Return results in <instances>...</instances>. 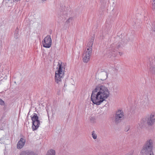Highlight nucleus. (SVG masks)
<instances>
[{"label":"nucleus","mask_w":155,"mask_h":155,"mask_svg":"<svg viewBox=\"0 0 155 155\" xmlns=\"http://www.w3.org/2000/svg\"><path fill=\"white\" fill-rule=\"evenodd\" d=\"M31 119L32 121V129L34 131L38 128L41 122L38 120V117L37 114L35 113H34L33 116L31 117Z\"/></svg>","instance_id":"obj_4"},{"label":"nucleus","mask_w":155,"mask_h":155,"mask_svg":"<svg viewBox=\"0 0 155 155\" xmlns=\"http://www.w3.org/2000/svg\"><path fill=\"white\" fill-rule=\"evenodd\" d=\"M25 142V139L21 138L19 140L17 144V147L18 149H21L24 146Z\"/></svg>","instance_id":"obj_9"},{"label":"nucleus","mask_w":155,"mask_h":155,"mask_svg":"<svg viewBox=\"0 0 155 155\" xmlns=\"http://www.w3.org/2000/svg\"><path fill=\"white\" fill-rule=\"evenodd\" d=\"M107 78V73L105 71H102L99 74V78L98 79L101 81L105 80Z\"/></svg>","instance_id":"obj_12"},{"label":"nucleus","mask_w":155,"mask_h":155,"mask_svg":"<svg viewBox=\"0 0 155 155\" xmlns=\"http://www.w3.org/2000/svg\"><path fill=\"white\" fill-rule=\"evenodd\" d=\"M153 140L150 139L146 141L143 146L140 153L146 155H154L153 152Z\"/></svg>","instance_id":"obj_2"},{"label":"nucleus","mask_w":155,"mask_h":155,"mask_svg":"<svg viewBox=\"0 0 155 155\" xmlns=\"http://www.w3.org/2000/svg\"><path fill=\"white\" fill-rule=\"evenodd\" d=\"M26 155H37L36 153L32 151H25Z\"/></svg>","instance_id":"obj_17"},{"label":"nucleus","mask_w":155,"mask_h":155,"mask_svg":"<svg viewBox=\"0 0 155 155\" xmlns=\"http://www.w3.org/2000/svg\"><path fill=\"white\" fill-rule=\"evenodd\" d=\"M149 71L152 74H155V67L151 66L150 68Z\"/></svg>","instance_id":"obj_16"},{"label":"nucleus","mask_w":155,"mask_h":155,"mask_svg":"<svg viewBox=\"0 0 155 155\" xmlns=\"http://www.w3.org/2000/svg\"><path fill=\"white\" fill-rule=\"evenodd\" d=\"M114 44L111 45L110 46L111 48L110 49V50L111 51L112 53L114 52L112 54H114V55L115 54H116V52H117V50L120 47V44L117 45V47H114Z\"/></svg>","instance_id":"obj_10"},{"label":"nucleus","mask_w":155,"mask_h":155,"mask_svg":"<svg viewBox=\"0 0 155 155\" xmlns=\"http://www.w3.org/2000/svg\"><path fill=\"white\" fill-rule=\"evenodd\" d=\"M90 119L91 122L92 123H94L95 122V118L94 117H91V118H90Z\"/></svg>","instance_id":"obj_20"},{"label":"nucleus","mask_w":155,"mask_h":155,"mask_svg":"<svg viewBox=\"0 0 155 155\" xmlns=\"http://www.w3.org/2000/svg\"><path fill=\"white\" fill-rule=\"evenodd\" d=\"M134 152L133 150H131L129 152L126 154L125 155H133Z\"/></svg>","instance_id":"obj_19"},{"label":"nucleus","mask_w":155,"mask_h":155,"mask_svg":"<svg viewBox=\"0 0 155 155\" xmlns=\"http://www.w3.org/2000/svg\"><path fill=\"white\" fill-rule=\"evenodd\" d=\"M47 0H41V1L42 2H45L47 1Z\"/></svg>","instance_id":"obj_28"},{"label":"nucleus","mask_w":155,"mask_h":155,"mask_svg":"<svg viewBox=\"0 0 155 155\" xmlns=\"http://www.w3.org/2000/svg\"><path fill=\"white\" fill-rule=\"evenodd\" d=\"M19 0H13V1H16V2H18V1H19Z\"/></svg>","instance_id":"obj_29"},{"label":"nucleus","mask_w":155,"mask_h":155,"mask_svg":"<svg viewBox=\"0 0 155 155\" xmlns=\"http://www.w3.org/2000/svg\"><path fill=\"white\" fill-rule=\"evenodd\" d=\"M51 42L50 36L48 35L44 38L42 44L43 46L47 48H49L51 46Z\"/></svg>","instance_id":"obj_5"},{"label":"nucleus","mask_w":155,"mask_h":155,"mask_svg":"<svg viewBox=\"0 0 155 155\" xmlns=\"http://www.w3.org/2000/svg\"><path fill=\"white\" fill-rule=\"evenodd\" d=\"M92 137L94 139H95L97 138V135L96 134L95 132L94 131H93L92 132Z\"/></svg>","instance_id":"obj_18"},{"label":"nucleus","mask_w":155,"mask_h":155,"mask_svg":"<svg viewBox=\"0 0 155 155\" xmlns=\"http://www.w3.org/2000/svg\"><path fill=\"white\" fill-rule=\"evenodd\" d=\"M5 1H6L7 2H6L5 3V5L7 6H8V7H9V5H8V2H9V0H5Z\"/></svg>","instance_id":"obj_27"},{"label":"nucleus","mask_w":155,"mask_h":155,"mask_svg":"<svg viewBox=\"0 0 155 155\" xmlns=\"http://www.w3.org/2000/svg\"><path fill=\"white\" fill-rule=\"evenodd\" d=\"M59 18L61 19L64 20L67 16L66 12L65 10L61 11L59 14Z\"/></svg>","instance_id":"obj_13"},{"label":"nucleus","mask_w":155,"mask_h":155,"mask_svg":"<svg viewBox=\"0 0 155 155\" xmlns=\"http://www.w3.org/2000/svg\"><path fill=\"white\" fill-rule=\"evenodd\" d=\"M146 120L148 125H152L155 121V115L151 114L150 117L146 118Z\"/></svg>","instance_id":"obj_8"},{"label":"nucleus","mask_w":155,"mask_h":155,"mask_svg":"<svg viewBox=\"0 0 155 155\" xmlns=\"http://www.w3.org/2000/svg\"><path fill=\"white\" fill-rule=\"evenodd\" d=\"M152 28L153 30V31H155V22H153L152 24Z\"/></svg>","instance_id":"obj_23"},{"label":"nucleus","mask_w":155,"mask_h":155,"mask_svg":"<svg viewBox=\"0 0 155 155\" xmlns=\"http://www.w3.org/2000/svg\"><path fill=\"white\" fill-rule=\"evenodd\" d=\"M5 105L4 101L1 99L0 98V105L3 106Z\"/></svg>","instance_id":"obj_21"},{"label":"nucleus","mask_w":155,"mask_h":155,"mask_svg":"<svg viewBox=\"0 0 155 155\" xmlns=\"http://www.w3.org/2000/svg\"><path fill=\"white\" fill-rule=\"evenodd\" d=\"M61 63L60 64V62H58V68H57V70L56 71L55 74V81L57 83L61 81L64 75L65 68H64V70H63V67L62 66L61 62Z\"/></svg>","instance_id":"obj_3"},{"label":"nucleus","mask_w":155,"mask_h":155,"mask_svg":"<svg viewBox=\"0 0 155 155\" xmlns=\"http://www.w3.org/2000/svg\"><path fill=\"white\" fill-rule=\"evenodd\" d=\"M94 39V37H92L90 41H89L87 45V51L92 52V48L93 43V41Z\"/></svg>","instance_id":"obj_11"},{"label":"nucleus","mask_w":155,"mask_h":155,"mask_svg":"<svg viewBox=\"0 0 155 155\" xmlns=\"http://www.w3.org/2000/svg\"><path fill=\"white\" fill-rule=\"evenodd\" d=\"M110 92L107 87L100 84L92 91L91 99L94 104L99 105L108 98Z\"/></svg>","instance_id":"obj_1"},{"label":"nucleus","mask_w":155,"mask_h":155,"mask_svg":"<svg viewBox=\"0 0 155 155\" xmlns=\"http://www.w3.org/2000/svg\"><path fill=\"white\" fill-rule=\"evenodd\" d=\"M55 151L53 149H51L47 152L46 155H55Z\"/></svg>","instance_id":"obj_15"},{"label":"nucleus","mask_w":155,"mask_h":155,"mask_svg":"<svg viewBox=\"0 0 155 155\" xmlns=\"http://www.w3.org/2000/svg\"><path fill=\"white\" fill-rule=\"evenodd\" d=\"M153 6L154 8L155 9V0H153Z\"/></svg>","instance_id":"obj_26"},{"label":"nucleus","mask_w":155,"mask_h":155,"mask_svg":"<svg viewBox=\"0 0 155 155\" xmlns=\"http://www.w3.org/2000/svg\"><path fill=\"white\" fill-rule=\"evenodd\" d=\"M130 128V126L128 125L125 128V131L126 132H127L129 130Z\"/></svg>","instance_id":"obj_22"},{"label":"nucleus","mask_w":155,"mask_h":155,"mask_svg":"<svg viewBox=\"0 0 155 155\" xmlns=\"http://www.w3.org/2000/svg\"><path fill=\"white\" fill-rule=\"evenodd\" d=\"M19 29L18 28H17L15 30V32L14 35V37L16 38H18L19 37Z\"/></svg>","instance_id":"obj_14"},{"label":"nucleus","mask_w":155,"mask_h":155,"mask_svg":"<svg viewBox=\"0 0 155 155\" xmlns=\"http://www.w3.org/2000/svg\"><path fill=\"white\" fill-rule=\"evenodd\" d=\"M149 60L150 61V65H151L153 63V59L151 58H149Z\"/></svg>","instance_id":"obj_24"},{"label":"nucleus","mask_w":155,"mask_h":155,"mask_svg":"<svg viewBox=\"0 0 155 155\" xmlns=\"http://www.w3.org/2000/svg\"><path fill=\"white\" fill-rule=\"evenodd\" d=\"M124 117V112L121 110H119L117 112L115 116V122L116 123H118L120 122Z\"/></svg>","instance_id":"obj_6"},{"label":"nucleus","mask_w":155,"mask_h":155,"mask_svg":"<svg viewBox=\"0 0 155 155\" xmlns=\"http://www.w3.org/2000/svg\"><path fill=\"white\" fill-rule=\"evenodd\" d=\"M73 19L72 18H69L66 21V22L67 23H69Z\"/></svg>","instance_id":"obj_25"},{"label":"nucleus","mask_w":155,"mask_h":155,"mask_svg":"<svg viewBox=\"0 0 155 155\" xmlns=\"http://www.w3.org/2000/svg\"><path fill=\"white\" fill-rule=\"evenodd\" d=\"M91 54V52L86 51V52L83 53V61L84 63H87L90 60V56Z\"/></svg>","instance_id":"obj_7"}]
</instances>
